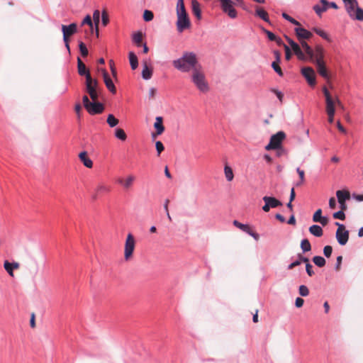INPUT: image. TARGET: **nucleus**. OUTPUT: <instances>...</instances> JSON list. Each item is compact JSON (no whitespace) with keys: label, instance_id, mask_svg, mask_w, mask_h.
I'll return each instance as SVG.
<instances>
[{"label":"nucleus","instance_id":"obj_1","mask_svg":"<svg viewBox=\"0 0 363 363\" xmlns=\"http://www.w3.org/2000/svg\"><path fill=\"white\" fill-rule=\"evenodd\" d=\"M172 64L176 69L183 72H187L190 70L194 72L201 66L196 54L191 52H184L182 57L174 60Z\"/></svg>","mask_w":363,"mask_h":363},{"label":"nucleus","instance_id":"obj_2","mask_svg":"<svg viewBox=\"0 0 363 363\" xmlns=\"http://www.w3.org/2000/svg\"><path fill=\"white\" fill-rule=\"evenodd\" d=\"M176 11L177 16V28L178 32L182 33L191 26L190 19L185 9L184 0H177Z\"/></svg>","mask_w":363,"mask_h":363},{"label":"nucleus","instance_id":"obj_3","mask_svg":"<svg viewBox=\"0 0 363 363\" xmlns=\"http://www.w3.org/2000/svg\"><path fill=\"white\" fill-rule=\"evenodd\" d=\"M191 80L199 90L207 92L209 89L201 65L196 69L191 75Z\"/></svg>","mask_w":363,"mask_h":363},{"label":"nucleus","instance_id":"obj_4","mask_svg":"<svg viewBox=\"0 0 363 363\" xmlns=\"http://www.w3.org/2000/svg\"><path fill=\"white\" fill-rule=\"evenodd\" d=\"M85 85L86 92L89 94L91 101L98 100L101 93V89L99 86L98 81L96 79H93L91 75H88Z\"/></svg>","mask_w":363,"mask_h":363},{"label":"nucleus","instance_id":"obj_5","mask_svg":"<svg viewBox=\"0 0 363 363\" xmlns=\"http://www.w3.org/2000/svg\"><path fill=\"white\" fill-rule=\"evenodd\" d=\"M344 3L346 11L351 18L363 21V9L358 6L357 0H345Z\"/></svg>","mask_w":363,"mask_h":363},{"label":"nucleus","instance_id":"obj_6","mask_svg":"<svg viewBox=\"0 0 363 363\" xmlns=\"http://www.w3.org/2000/svg\"><path fill=\"white\" fill-rule=\"evenodd\" d=\"M82 102L84 107L91 115L99 114L104 111V106L98 100L91 101L86 95L82 97Z\"/></svg>","mask_w":363,"mask_h":363},{"label":"nucleus","instance_id":"obj_7","mask_svg":"<svg viewBox=\"0 0 363 363\" xmlns=\"http://www.w3.org/2000/svg\"><path fill=\"white\" fill-rule=\"evenodd\" d=\"M135 247V240L134 236L129 233L127 235L124 246V259L128 262L133 259V252Z\"/></svg>","mask_w":363,"mask_h":363},{"label":"nucleus","instance_id":"obj_8","mask_svg":"<svg viewBox=\"0 0 363 363\" xmlns=\"http://www.w3.org/2000/svg\"><path fill=\"white\" fill-rule=\"evenodd\" d=\"M62 32L65 46L69 50V39L71 36L77 32V24L72 23L68 26L62 25Z\"/></svg>","mask_w":363,"mask_h":363},{"label":"nucleus","instance_id":"obj_9","mask_svg":"<svg viewBox=\"0 0 363 363\" xmlns=\"http://www.w3.org/2000/svg\"><path fill=\"white\" fill-rule=\"evenodd\" d=\"M323 93L325 100V112L326 113H335L336 101L335 97H333L330 92L325 87H323Z\"/></svg>","mask_w":363,"mask_h":363},{"label":"nucleus","instance_id":"obj_10","mask_svg":"<svg viewBox=\"0 0 363 363\" xmlns=\"http://www.w3.org/2000/svg\"><path fill=\"white\" fill-rule=\"evenodd\" d=\"M335 225L337 226L336 239L340 245H345L349 240V231L346 230L343 224L336 222Z\"/></svg>","mask_w":363,"mask_h":363},{"label":"nucleus","instance_id":"obj_11","mask_svg":"<svg viewBox=\"0 0 363 363\" xmlns=\"http://www.w3.org/2000/svg\"><path fill=\"white\" fill-rule=\"evenodd\" d=\"M285 137L286 135L282 131H279L275 135H273L270 138L269 144L265 147V149L267 150H271L279 148Z\"/></svg>","mask_w":363,"mask_h":363},{"label":"nucleus","instance_id":"obj_12","mask_svg":"<svg viewBox=\"0 0 363 363\" xmlns=\"http://www.w3.org/2000/svg\"><path fill=\"white\" fill-rule=\"evenodd\" d=\"M312 56H307L308 60L314 62L316 64H320L325 62H324V56H325V50L321 45H316L315 49H312Z\"/></svg>","mask_w":363,"mask_h":363},{"label":"nucleus","instance_id":"obj_13","mask_svg":"<svg viewBox=\"0 0 363 363\" xmlns=\"http://www.w3.org/2000/svg\"><path fill=\"white\" fill-rule=\"evenodd\" d=\"M220 3L223 11L231 18L237 17V11L233 7V2L231 0H217Z\"/></svg>","mask_w":363,"mask_h":363},{"label":"nucleus","instance_id":"obj_14","mask_svg":"<svg viewBox=\"0 0 363 363\" xmlns=\"http://www.w3.org/2000/svg\"><path fill=\"white\" fill-rule=\"evenodd\" d=\"M262 199L264 202L262 210L264 212H269L271 208H274L282 206V203L279 200L272 196H265Z\"/></svg>","mask_w":363,"mask_h":363},{"label":"nucleus","instance_id":"obj_15","mask_svg":"<svg viewBox=\"0 0 363 363\" xmlns=\"http://www.w3.org/2000/svg\"><path fill=\"white\" fill-rule=\"evenodd\" d=\"M336 196L340 208L342 211H346L347 208L346 201L350 199V193L348 190H338L336 191Z\"/></svg>","mask_w":363,"mask_h":363},{"label":"nucleus","instance_id":"obj_16","mask_svg":"<svg viewBox=\"0 0 363 363\" xmlns=\"http://www.w3.org/2000/svg\"><path fill=\"white\" fill-rule=\"evenodd\" d=\"M301 74L307 80L308 84L311 86H315V73L314 69L310 67H303L301 69Z\"/></svg>","mask_w":363,"mask_h":363},{"label":"nucleus","instance_id":"obj_17","mask_svg":"<svg viewBox=\"0 0 363 363\" xmlns=\"http://www.w3.org/2000/svg\"><path fill=\"white\" fill-rule=\"evenodd\" d=\"M111 191V187L106 184L104 182H100L97 184L95 189V194L94 195V199H96L99 196H104L105 194H108Z\"/></svg>","mask_w":363,"mask_h":363},{"label":"nucleus","instance_id":"obj_18","mask_svg":"<svg viewBox=\"0 0 363 363\" xmlns=\"http://www.w3.org/2000/svg\"><path fill=\"white\" fill-rule=\"evenodd\" d=\"M294 31L298 40H308L313 36L311 32L302 28L301 25L299 26H296L294 28Z\"/></svg>","mask_w":363,"mask_h":363},{"label":"nucleus","instance_id":"obj_19","mask_svg":"<svg viewBox=\"0 0 363 363\" xmlns=\"http://www.w3.org/2000/svg\"><path fill=\"white\" fill-rule=\"evenodd\" d=\"M102 72V74H103V77H104V83H105V85L107 87V89L112 93V94H116V86L112 81V79H111V77H109L108 75V73L106 72V69H103L101 70Z\"/></svg>","mask_w":363,"mask_h":363},{"label":"nucleus","instance_id":"obj_20","mask_svg":"<svg viewBox=\"0 0 363 363\" xmlns=\"http://www.w3.org/2000/svg\"><path fill=\"white\" fill-rule=\"evenodd\" d=\"M154 128L156 130L155 133H152V137L155 138L157 135H161L164 131V126L163 125V118L161 116H157L155 118L154 123Z\"/></svg>","mask_w":363,"mask_h":363},{"label":"nucleus","instance_id":"obj_21","mask_svg":"<svg viewBox=\"0 0 363 363\" xmlns=\"http://www.w3.org/2000/svg\"><path fill=\"white\" fill-rule=\"evenodd\" d=\"M294 54L297 56L298 59L303 61H307L308 57L304 54V52L301 49V47L296 42L293 43V45L291 46Z\"/></svg>","mask_w":363,"mask_h":363},{"label":"nucleus","instance_id":"obj_22","mask_svg":"<svg viewBox=\"0 0 363 363\" xmlns=\"http://www.w3.org/2000/svg\"><path fill=\"white\" fill-rule=\"evenodd\" d=\"M77 70L80 76H85L86 79L88 75H91L89 70L79 57L77 58Z\"/></svg>","mask_w":363,"mask_h":363},{"label":"nucleus","instance_id":"obj_23","mask_svg":"<svg viewBox=\"0 0 363 363\" xmlns=\"http://www.w3.org/2000/svg\"><path fill=\"white\" fill-rule=\"evenodd\" d=\"M79 157L83 164L87 168H91L93 167V162L88 157L86 152H80Z\"/></svg>","mask_w":363,"mask_h":363},{"label":"nucleus","instance_id":"obj_24","mask_svg":"<svg viewBox=\"0 0 363 363\" xmlns=\"http://www.w3.org/2000/svg\"><path fill=\"white\" fill-rule=\"evenodd\" d=\"M317 71L319 73V74L325 78V79L329 80L330 76L328 72V70L325 67V62L316 64Z\"/></svg>","mask_w":363,"mask_h":363},{"label":"nucleus","instance_id":"obj_25","mask_svg":"<svg viewBox=\"0 0 363 363\" xmlns=\"http://www.w3.org/2000/svg\"><path fill=\"white\" fill-rule=\"evenodd\" d=\"M191 9L193 13L198 19L201 18V11L200 9V4L197 0H191Z\"/></svg>","mask_w":363,"mask_h":363},{"label":"nucleus","instance_id":"obj_26","mask_svg":"<svg viewBox=\"0 0 363 363\" xmlns=\"http://www.w3.org/2000/svg\"><path fill=\"white\" fill-rule=\"evenodd\" d=\"M255 15L260 18L261 19H262L263 21H264L265 22L269 21V15L267 12L262 7L256 6Z\"/></svg>","mask_w":363,"mask_h":363},{"label":"nucleus","instance_id":"obj_27","mask_svg":"<svg viewBox=\"0 0 363 363\" xmlns=\"http://www.w3.org/2000/svg\"><path fill=\"white\" fill-rule=\"evenodd\" d=\"M135 177L133 175H129L124 180L123 179H118V182L119 184H123L125 189H129L133 185V182L135 181Z\"/></svg>","mask_w":363,"mask_h":363},{"label":"nucleus","instance_id":"obj_28","mask_svg":"<svg viewBox=\"0 0 363 363\" xmlns=\"http://www.w3.org/2000/svg\"><path fill=\"white\" fill-rule=\"evenodd\" d=\"M320 2L322 4L321 6L320 5H315L313 6L314 11L318 16H320L323 12L326 11L328 6V2L326 0H321Z\"/></svg>","mask_w":363,"mask_h":363},{"label":"nucleus","instance_id":"obj_29","mask_svg":"<svg viewBox=\"0 0 363 363\" xmlns=\"http://www.w3.org/2000/svg\"><path fill=\"white\" fill-rule=\"evenodd\" d=\"M308 230L311 234L318 238H320L323 235V230L322 228L318 225H311Z\"/></svg>","mask_w":363,"mask_h":363},{"label":"nucleus","instance_id":"obj_30","mask_svg":"<svg viewBox=\"0 0 363 363\" xmlns=\"http://www.w3.org/2000/svg\"><path fill=\"white\" fill-rule=\"evenodd\" d=\"M152 76V69L149 68L147 62L143 63V69L142 72V77L144 79H150Z\"/></svg>","mask_w":363,"mask_h":363},{"label":"nucleus","instance_id":"obj_31","mask_svg":"<svg viewBox=\"0 0 363 363\" xmlns=\"http://www.w3.org/2000/svg\"><path fill=\"white\" fill-rule=\"evenodd\" d=\"M128 55L131 68L135 69L138 65V57L133 52H130Z\"/></svg>","mask_w":363,"mask_h":363},{"label":"nucleus","instance_id":"obj_32","mask_svg":"<svg viewBox=\"0 0 363 363\" xmlns=\"http://www.w3.org/2000/svg\"><path fill=\"white\" fill-rule=\"evenodd\" d=\"M93 20L95 25V31L96 35H99V24L100 21V12L99 10H95L93 13Z\"/></svg>","mask_w":363,"mask_h":363},{"label":"nucleus","instance_id":"obj_33","mask_svg":"<svg viewBox=\"0 0 363 363\" xmlns=\"http://www.w3.org/2000/svg\"><path fill=\"white\" fill-rule=\"evenodd\" d=\"M224 173L225 178L228 182H231L233 179L234 174L233 169L230 167H229L227 164L224 167Z\"/></svg>","mask_w":363,"mask_h":363},{"label":"nucleus","instance_id":"obj_34","mask_svg":"<svg viewBox=\"0 0 363 363\" xmlns=\"http://www.w3.org/2000/svg\"><path fill=\"white\" fill-rule=\"evenodd\" d=\"M301 43V47L305 51V55L306 56H312V48L308 45V44L305 40H298Z\"/></svg>","mask_w":363,"mask_h":363},{"label":"nucleus","instance_id":"obj_35","mask_svg":"<svg viewBox=\"0 0 363 363\" xmlns=\"http://www.w3.org/2000/svg\"><path fill=\"white\" fill-rule=\"evenodd\" d=\"M301 248L303 252H309L311 250V245L308 239H303L301 240Z\"/></svg>","mask_w":363,"mask_h":363},{"label":"nucleus","instance_id":"obj_36","mask_svg":"<svg viewBox=\"0 0 363 363\" xmlns=\"http://www.w3.org/2000/svg\"><path fill=\"white\" fill-rule=\"evenodd\" d=\"M106 121L111 128L116 126L119 123V121L113 114L108 116Z\"/></svg>","mask_w":363,"mask_h":363},{"label":"nucleus","instance_id":"obj_37","mask_svg":"<svg viewBox=\"0 0 363 363\" xmlns=\"http://www.w3.org/2000/svg\"><path fill=\"white\" fill-rule=\"evenodd\" d=\"M313 262L315 265H317L319 267H323L325 265L326 261L325 259L320 256H315L313 258Z\"/></svg>","mask_w":363,"mask_h":363},{"label":"nucleus","instance_id":"obj_38","mask_svg":"<svg viewBox=\"0 0 363 363\" xmlns=\"http://www.w3.org/2000/svg\"><path fill=\"white\" fill-rule=\"evenodd\" d=\"M133 40L136 44L138 47H140L142 45V41H143V34L141 32H138L135 33L133 36Z\"/></svg>","mask_w":363,"mask_h":363},{"label":"nucleus","instance_id":"obj_39","mask_svg":"<svg viewBox=\"0 0 363 363\" xmlns=\"http://www.w3.org/2000/svg\"><path fill=\"white\" fill-rule=\"evenodd\" d=\"M115 136L123 141L125 140L127 135L125 131L121 128H117L115 131Z\"/></svg>","mask_w":363,"mask_h":363},{"label":"nucleus","instance_id":"obj_40","mask_svg":"<svg viewBox=\"0 0 363 363\" xmlns=\"http://www.w3.org/2000/svg\"><path fill=\"white\" fill-rule=\"evenodd\" d=\"M233 225L245 233L248 232L249 229L250 228V225L242 224L236 220L233 221Z\"/></svg>","mask_w":363,"mask_h":363},{"label":"nucleus","instance_id":"obj_41","mask_svg":"<svg viewBox=\"0 0 363 363\" xmlns=\"http://www.w3.org/2000/svg\"><path fill=\"white\" fill-rule=\"evenodd\" d=\"M84 24H87L89 26L91 32L94 31V25L91 21V18L89 15L86 16L84 20L82 21V26H84Z\"/></svg>","mask_w":363,"mask_h":363},{"label":"nucleus","instance_id":"obj_42","mask_svg":"<svg viewBox=\"0 0 363 363\" xmlns=\"http://www.w3.org/2000/svg\"><path fill=\"white\" fill-rule=\"evenodd\" d=\"M4 267L8 274L13 277V269H12V264L9 261H5L4 263Z\"/></svg>","mask_w":363,"mask_h":363},{"label":"nucleus","instance_id":"obj_43","mask_svg":"<svg viewBox=\"0 0 363 363\" xmlns=\"http://www.w3.org/2000/svg\"><path fill=\"white\" fill-rule=\"evenodd\" d=\"M272 67L274 69V70L280 76H283V72L281 70V68L279 66V62H273L272 63Z\"/></svg>","mask_w":363,"mask_h":363},{"label":"nucleus","instance_id":"obj_44","mask_svg":"<svg viewBox=\"0 0 363 363\" xmlns=\"http://www.w3.org/2000/svg\"><path fill=\"white\" fill-rule=\"evenodd\" d=\"M313 30L315 32L316 34H318V35H320V37H322L323 38L330 41V38L328 35V34L323 30L320 29V28H313Z\"/></svg>","mask_w":363,"mask_h":363},{"label":"nucleus","instance_id":"obj_45","mask_svg":"<svg viewBox=\"0 0 363 363\" xmlns=\"http://www.w3.org/2000/svg\"><path fill=\"white\" fill-rule=\"evenodd\" d=\"M282 16H283L284 18H285L286 20L289 21L292 24H294V25H295L296 26H300V23L298 21H296V19L293 18L292 17H291L287 13H282Z\"/></svg>","mask_w":363,"mask_h":363},{"label":"nucleus","instance_id":"obj_46","mask_svg":"<svg viewBox=\"0 0 363 363\" xmlns=\"http://www.w3.org/2000/svg\"><path fill=\"white\" fill-rule=\"evenodd\" d=\"M154 15L151 11L145 10L143 13V18L145 21H150L153 19Z\"/></svg>","mask_w":363,"mask_h":363},{"label":"nucleus","instance_id":"obj_47","mask_svg":"<svg viewBox=\"0 0 363 363\" xmlns=\"http://www.w3.org/2000/svg\"><path fill=\"white\" fill-rule=\"evenodd\" d=\"M79 50H80L82 55L83 57H86L88 55L89 52L86 47V45L84 43L80 42V43L79 45Z\"/></svg>","mask_w":363,"mask_h":363},{"label":"nucleus","instance_id":"obj_48","mask_svg":"<svg viewBox=\"0 0 363 363\" xmlns=\"http://www.w3.org/2000/svg\"><path fill=\"white\" fill-rule=\"evenodd\" d=\"M299 294L302 296H307L309 294V290L305 285H301L298 289Z\"/></svg>","mask_w":363,"mask_h":363},{"label":"nucleus","instance_id":"obj_49","mask_svg":"<svg viewBox=\"0 0 363 363\" xmlns=\"http://www.w3.org/2000/svg\"><path fill=\"white\" fill-rule=\"evenodd\" d=\"M345 211L340 209V211L335 212L333 213V216L335 219H340L344 220L345 219V214L344 213Z\"/></svg>","mask_w":363,"mask_h":363},{"label":"nucleus","instance_id":"obj_50","mask_svg":"<svg viewBox=\"0 0 363 363\" xmlns=\"http://www.w3.org/2000/svg\"><path fill=\"white\" fill-rule=\"evenodd\" d=\"M322 218V210L320 208H318L316 210V211L314 213L313 216V221L315 223H317Z\"/></svg>","mask_w":363,"mask_h":363},{"label":"nucleus","instance_id":"obj_51","mask_svg":"<svg viewBox=\"0 0 363 363\" xmlns=\"http://www.w3.org/2000/svg\"><path fill=\"white\" fill-rule=\"evenodd\" d=\"M102 23L106 26L109 22L108 15L106 10H104L101 13Z\"/></svg>","mask_w":363,"mask_h":363},{"label":"nucleus","instance_id":"obj_52","mask_svg":"<svg viewBox=\"0 0 363 363\" xmlns=\"http://www.w3.org/2000/svg\"><path fill=\"white\" fill-rule=\"evenodd\" d=\"M333 252V248L330 245H326L323 248V254L326 257H330Z\"/></svg>","mask_w":363,"mask_h":363},{"label":"nucleus","instance_id":"obj_53","mask_svg":"<svg viewBox=\"0 0 363 363\" xmlns=\"http://www.w3.org/2000/svg\"><path fill=\"white\" fill-rule=\"evenodd\" d=\"M155 147L158 155H160L164 149V145L161 141H157L155 143Z\"/></svg>","mask_w":363,"mask_h":363},{"label":"nucleus","instance_id":"obj_54","mask_svg":"<svg viewBox=\"0 0 363 363\" xmlns=\"http://www.w3.org/2000/svg\"><path fill=\"white\" fill-rule=\"evenodd\" d=\"M247 234H249L250 235H251L255 240H259V235L258 233H257L256 232H255L254 230H252V228H250L248 230V232H247Z\"/></svg>","mask_w":363,"mask_h":363},{"label":"nucleus","instance_id":"obj_55","mask_svg":"<svg viewBox=\"0 0 363 363\" xmlns=\"http://www.w3.org/2000/svg\"><path fill=\"white\" fill-rule=\"evenodd\" d=\"M271 91L277 95L280 102L282 103L284 94L281 91L275 89H272Z\"/></svg>","mask_w":363,"mask_h":363},{"label":"nucleus","instance_id":"obj_56","mask_svg":"<svg viewBox=\"0 0 363 363\" xmlns=\"http://www.w3.org/2000/svg\"><path fill=\"white\" fill-rule=\"evenodd\" d=\"M306 270L308 276L312 277L314 274L313 266L311 264H306Z\"/></svg>","mask_w":363,"mask_h":363},{"label":"nucleus","instance_id":"obj_57","mask_svg":"<svg viewBox=\"0 0 363 363\" xmlns=\"http://www.w3.org/2000/svg\"><path fill=\"white\" fill-rule=\"evenodd\" d=\"M284 48L285 50L286 59L287 60H289L291 57V53L290 49H289V46L286 45H284Z\"/></svg>","mask_w":363,"mask_h":363},{"label":"nucleus","instance_id":"obj_58","mask_svg":"<svg viewBox=\"0 0 363 363\" xmlns=\"http://www.w3.org/2000/svg\"><path fill=\"white\" fill-rule=\"evenodd\" d=\"M157 94V89L155 88H150L149 90V99H154Z\"/></svg>","mask_w":363,"mask_h":363},{"label":"nucleus","instance_id":"obj_59","mask_svg":"<svg viewBox=\"0 0 363 363\" xmlns=\"http://www.w3.org/2000/svg\"><path fill=\"white\" fill-rule=\"evenodd\" d=\"M296 172L298 174L299 179H301V182H305V172L303 170L301 169L299 167L296 169Z\"/></svg>","mask_w":363,"mask_h":363},{"label":"nucleus","instance_id":"obj_60","mask_svg":"<svg viewBox=\"0 0 363 363\" xmlns=\"http://www.w3.org/2000/svg\"><path fill=\"white\" fill-rule=\"evenodd\" d=\"M264 30L270 40L274 41V40H277V36L273 33L267 30Z\"/></svg>","mask_w":363,"mask_h":363},{"label":"nucleus","instance_id":"obj_61","mask_svg":"<svg viewBox=\"0 0 363 363\" xmlns=\"http://www.w3.org/2000/svg\"><path fill=\"white\" fill-rule=\"evenodd\" d=\"M303 303L304 300L299 297L296 298L295 301V305L297 308H301L303 305Z\"/></svg>","mask_w":363,"mask_h":363},{"label":"nucleus","instance_id":"obj_62","mask_svg":"<svg viewBox=\"0 0 363 363\" xmlns=\"http://www.w3.org/2000/svg\"><path fill=\"white\" fill-rule=\"evenodd\" d=\"M329 206L331 209H335L336 208V201L334 197H331L329 199Z\"/></svg>","mask_w":363,"mask_h":363},{"label":"nucleus","instance_id":"obj_63","mask_svg":"<svg viewBox=\"0 0 363 363\" xmlns=\"http://www.w3.org/2000/svg\"><path fill=\"white\" fill-rule=\"evenodd\" d=\"M109 65H110V68H111V71L112 74L113 75V77H116V69L115 68L113 61V60H110L109 61Z\"/></svg>","mask_w":363,"mask_h":363},{"label":"nucleus","instance_id":"obj_64","mask_svg":"<svg viewBox=\"0 0 363 363\" xmlns=\"http://www.w3.org/2000/svg\"><path fill=\"white\" fill-rule=\"evenodd\" d=\"M298 258L299 259L301 263L304 262L306 264H310L308 258L302 256L301 254L298 255Z\"/></svg>","mask_w":363,"mask_h":363}]
</instances>
